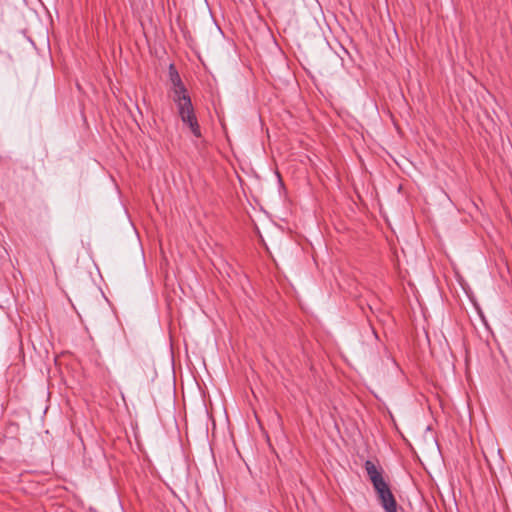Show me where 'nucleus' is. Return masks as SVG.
Wrapping results in <instances>:
<instances>
[{
	"label": "nucleus",
	"mask_w": 512,
	"mask_h": 512,
	"mask_svg": "<svg viewBox=\"0 0 512 512\" xmlns=\"http://www.w3.org/2000/svg\"><path fill=\"white\" fill-rule=\"evenodd\" d=\"M364 468L376 492L378 501L385 512H397L398 504L393 495L388 482L383 477L381 467L375 465L374 462L367 460Z\"/></svg>",
	"instance_id": "obj_1"
},
{
	"label": "nucleus",
	"mask_w": 512,
	"mask_h": 512,
	"mask_svg": "<svg viewBox=\"0 0 512 512\" xmlns=\"http://www.w3.org/2000/svg\"><path fill=\"white\" fill-rule=\"evenodd\" d=\"M178 114L182 122L189 127L191 133L197 138L201 137V129L195 114L193 104L186 107H180Z\"/></svg>",
	"instance_id": "obj_2"
},
{
	"label": "nucleus",
	"mask_w": 512,
	"mask_h": 512,
	"mask_svg": "<svg viewBox=\"0 0 512 512\" xmlns=\"http://www.w3.org/2000/svg\"><path fill=\"white\" fill-rule=\"evenodd\" d=\"M178 114L182 122L189 127L191 133L197 138L201 137V129L195 114L193 104L186 107H180Z\"/></svg>",
	"instance_id": "obj_3"
},
{
	"label": "nucleus",
	"mask_w": 512,
	"mask_h": 512,
	"mask_svg": "<svg viewBox=\"0 0 512 512\" xmlns=\"http://www.w3.org/2000/svg\"><path fill=\"white\" fill-rule=\"evenodd\" d=\"M170 96L176 104L177 110H179L180 107H186L192 104L191 97L186 87L170 88Z\"/></svg>",
	"instance_id": "obj_4"
},
{
	"label": "nucleus",
	"mask_w": 512,
	"mask_h": 512,
	"mask_svg": "<svg viewBox=\"0 0 512 512\" xmlns=\"http://www.w3.org/2000/svg\"><path fill=\"white\" fill-rule=\"evenodd\" d=\"M168 76H169V81L171 83V88L185 87V85L180 77V74L178 73L174 64L169 65Z\"/></svg>",
	"instance_id": "obj_5"
}]
</instances>
